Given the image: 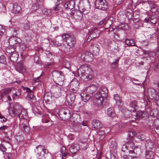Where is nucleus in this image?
I'll list each match as a JSON object with an SVG mask.
<instances>
[{"mask_svg": "<svg viewBox=\"0 0 159 159\" xmlns=\"http://www.w3.org/2000/svg\"><path fill=\"white\" fill-rule=\"evenodd\" d=\"M117 17L118 19L121 20L123 18H125V15L121 12H120L117 15Z\"/></svg>", "mask_w": 159, "mask_h": 159, "instance_id": "nucleus-59", "label": "nucleus"}, {"mask_svg": "<svg viewBox=\"0 0 159 159\" xmlns=\"http://www.w3.org/2000/svg\"><path fill=\"white\" fill-rule=\"evenodd\" d=\"M79 84V82L76 79H73L69 84L71 92L76 93L78 90Z\"/></svg>", "mask_w": 159, "mask_h": 159, "instance_id": "nucleus-6", "label": "nucleus"}, {"mask_svg": "<svg viewBox=\"0 0 159 159\" xmlns=\"http://www.w3.org/2000/svg\"><path fill=\"white\" fill-rule=\"evenodd\" d=\"M54 64L53 62H48L44 66V67L45 68H48L50 67V66Z\"/></svg>", "mask_w": 159, "mask_h": 159, "instance_id": "nucleus-63", "label": "nucleus"}, {"mask_svg": "<svg viewBox=\"0 0 159 159\" xmlns=\"http://www.w3.org/2000/svg\"><path fill=\"white\" fill-rule=\"evenodd\" d=\"M136 134V133L135 132H134L133 131H129L128 134L129 139H131L132 138H134Z\"/></svg>", "mask_w": 159, "mask_h": 159, "instance_id": "nucleus-47", "label": "nucleus"}, {"mask_svg": "<svg viewBox=\"0 0 159 159\" xmlns=\"http://www.w3.org/2000/svg\"><path fill=\"white\" fill-rule=\"evenodd\" d=\"M34 62L36 64L39 63L40 61V59H39V57L36 55L34 56Z\"/></svg>", "mask_w": 159, "mask_h": 159, "instance_id": "nucleus-60", "label": "nucleus"}, {"mask_svg": "<svg viewBox=\"0 0 159 159\" xmlns=\"http://www.w3.org/2000/svg\"><path fill=\"white\" fill-rule=\"evenodd\" d=\"M114 98L116 101L117 104L119 106H121L123 105L122 101L119 97L118 95L116 94L114 96Z\"/></svg>", "mask_w": 159, "mask_h": 159, "instance_id": "nucleus-36", "label": "nucleus"}, {"mask_svg": "<svg viewBox=\"0 0 159 159\" xmlns=\"http://www.w3.org/2000/svg\"><path fill=\"white\" fill-rule=\"evenodd\" d=\"M123 157L124 159H137V158L135 157H132L129 155H124Z\"/></svg>", "mask_w": 159, "mask_h": 159, "instance_id": "nucleus-57", "label": "nucleus"}, {"mask_svg": "<svg viewBox=\"0 0 159 159\" xmlns=\"http://www.w3.org/2000/svg\"><path fill=\"white\" fill-rule=\"evenodd\" d=\"M146 150H151L153 147V143L152 140H147L145 143Z\"/></svg>", "mask_w": 159, "mask_h": 159, "instance_id": "nucleus-23", "label": "nucleus"}, {"mask_svg": "<svg viewBox=\"0 0 159 159\" xmlns=\"http://www.w3.org/2000/svg\"><path fill=\"white\" fill-rule=\"evenodd\" d=\"M119 59V58H117L115 60L114 62L112 63L111 66L112 68H116L118 65Z\"/></svg>", "mask_w": 159, "mask_h": 159, "instance_id": "nucleus-52", "label": "nucleus"}, {"mask_svg": "<svg viewBox=\"0 0 159 159\" xmlns=\"http://www.w3.org/2000/svg\"><path fill=\"white\" fill-rule=\"evenodd\" d=\"M82 12L83 14L84 15L87 14L90 11V8L89 7H84L82 9Z\"/></svg>", "mask_w": 159, "mask_h": 159, "instance_id": "nucleus-48", "label": "nucleus"}, {"mask_svg": "<svg viewBox=\"0 0 159 159\" xmlns=\"http://www.w3.org/2000/svg\"><path fill=\"white\" fill-rule=\"evenodd\" d=\"M107 112L108 115L110 117H113L115 116V112L112 107L109 108L107 110Z\"/></svg>", "mask_w": 159, "mask_h": 159, "instance_id": "nucleus-38", "label": "nucleus"}, {"mask_svg": "<svg viewBox=\"0 0 159 159\" xmlns=\"http://www.w3.org/2000/svg\"><path fill=\"white\" fill-rule=\"evenodd\" d=\"M20 94V91L19 90H17L15 93H12V96L13 99L14 100L19 98Z\"/></svg>", "mask_w": 159, "mask_h": 159, "instance_id": "nucleus-40", "label": "nucleus"}, {"mask_svg": "<svg viewBox=\"0 0 159 159\" xmlns=\"http://www.w3.org/2000/svg\"><path fill=\"white\" fill-rule=\"evenodd\" d=\"M28 124L27 120H24L23 122L21 121L20 122V127L22 128V130L26 134L29 133L30 130Z\"/></svg>", "mask_w": 159, "mask_h": 159, "instance_id": "nucleus-13", "label": "nucleus"}, {"mask_svg": "<svg viewBox=\"0 0 159 159\" xmlns=\"http://www.w3.org/2000/svg\"><path fill=\"white\" fill-rule=\"evenodd\" d=\"M16 47L10 45L6 48V51L8 53V55H10L16 52Z\"/></svg>", "mask_w": 159, "mask_h": 159, "instance_id": "nucleus-31", "label": "nucleus"}, {"mask_svg": "<svg viewBox=\"0 0 159 159\" xmlns=\"http://www.w3.org/2000/svg\"><path fill=\"white\" fill-rule=\"evenodd\" d=\"M150 116L153 117H155L159 115V112L157 109H153L151 110L149 109Z\"/></svg>", "mask_w": 159, "mask_h": 159, "instance_id": "nucleus-32", "label": "nucleus"}, {"mask_svg": "<svg viewBox=\"0 0 159 159\" xmlns=\"http://www.w3.org/2000/svg\"><path fill=\"white\" fill-rule=\"evenodd\" d=\"M20 48H21L22 50H24L26 48V45L24 43L20 44Z\"/></svg>", "mask_w": 159, "mask_h": 159, "instance_id": "nucleus-64", "label": "nucleus"}, {"mask_svg": "<svg viewBox=\"0 0 159 159\" xmlns=\"http://www.w3.org/2000/svg\"><path fill=\"white\" fill-rule=\"evenodd\" d=\"M125 43L129 46H137L133 39H126L125 40Z\"/></svg>", "mask_w": 159, "mask_h": 159, "instance_id": "nucleus-37", "label": "nucleus"}, {"mask_svg": "<svg viewBox=\"0 0 159 159\" xmlns=\"http://www.w3.org/2000/svg\"><path fill=\"white\" fill-rule=\"evenodd\" d=\"M44 98L45 100L49 102L51 99V96L50 93H46L44 95Z\"/></svg>", "mask_w": 159, "mask_h": 159, "instance_id": "nucleus-49", "label": "nucleus"}, {"mask_svg": "<svg viewBox=\"0 0 159 159\" xmlns=\"http://www.w3.org/2000/svg\"><path fill=\"white\" fill-rule=\"evenodd\" d=\"M12 11L14 14H20L22 12L21 7L17 3H14L13 5Z\"/></svg>", "mask_w": 159, "mask_h": 159, "instance_id": "nucleus-18", "label": "nucleus"}, {"mask_svg": "<svg viewBox=\"0 0 159 159\" xmlns=\"http://www.w3.org/2000/svg\"><path fill=\"white\" fill-rule=\"evenodd\" d=\"M7 156V158H5V159H12L13 157L11 153L5 152Z\"/></svg>", "mask_w": 159, "mask_h": 159, "instance_id": "nucleus-61", "label": "nucleus"}, {"mask_svg": "<svg viewBox=\"0 0 159 159\" xmlns=\"http://www.w3.org/2000/svg\"><path fill=\"white\" fill-rule=\"evenodd\" d=\"M150 21L152 23L155 24L157 22V18L154 16H152L150 19Z\"/></svg>", "mask_w": 159, "mask_h": 159, "instance_id": "nucleus-51", "label": "nucleus"}, {"mask_svg": "<svg viewBox=\"0 0 159 159\" xmlns=\"http://www.w3.org/2000/svg\"><path fill=\"white\" fill-rule=\"evenodd\" d=\"M148 112H149V111L147 110L146 111L143 112L141 111H139L135 114L134 116H135L134 119L136 120H138L139 118L146 119L148 117Z\"/></svg>", "mask_w": 159, "mask_h": 159, "instance_id": "nucleus-9", "label": "nucleus"}, {"mask_svg": "<svg viewBox=\"0 0 159 159\" xmlns=\"http://www.w3.org/2000/svg\"><path fill=\"white\" fill-rule=\"evenodd\" d=\"M75 93L71 92L66 96V101L69 105H72L74 103L75 98Z\"/></svg>", "mask_w": 159, "mask_h": 159, "instance_id": "nucleus-12", "label": "nucleus"}, {"mask_svg": "<svg viewBox=\"0 0 159 159\" xmlns=\"http://www.w3.org/2000/svg\"><path fill=\"white\" fill-rule=\"evenodd\" d=\"M134 145V143L131 141H128L125 144L123 145L122 148V151L125 152L126 150L129 149V148L133 147Z\"/></svg>", "mask_w": 159, "mask_h": 159, "instance_id": "nucleus-20", "label": "nucleus"}, {"mask_svg": "<svg viewBox=\"0 0 159 159\" xmlns=\"http://www.w3.org/2000/svg\"><path fill=\"white\" fill-rule=\"evenodd\" d=\"M25 38L27 42H30L32 38L30 35L27 34L25 36Z\"/></svg>", "mask_w": 159, "mask_h": 159, "instance_id": "nucleus-55", "label": "nucleus"}, {"mask_svg": "<svg viewBox=\"0 0 159 159\" xmlns=\"http://www.w3.org/2000/svg\"><path fill=\"white\" fill-rule=\"evenodd\" d=\"M73 128L75 131L78 132L81 129V128L80 126L77 125H74L73 127Z\"/></svg>", "mask_w": 159, "mask_h": 159, "instance_id": "nucleus-53", "label": "nucleus"}, {"mask_svg": "<svg viewBox=\"0 0 159 159\" xmlns=\"http://www.w3.org/2000/svg\"><path fill=\"white\" fill-rule=\"evenodd\" d=\"M130 107L131 108L130 110L133 112L136 111V108L137 107V102L134 101L132 102L130 104Z\"/></svg>", "mask_w": 159, "mask_h": 159, "instance_id": "nucleus-41", "label": "nucleus"}, {"mask_svg": "<svg viewBox=\"0 0 159 159\" xmlns=\"http://www.w3.org/2000/svg\"><path fill=\"white\" fill-rule=\"evenodd\" d=\"M52 75L54 80L57 84L60 86L63 84L65 77L62 72L54 70L52 72Z\"/></svg>", "mask_w": 159, "mask_h": 159, "instance_id": "nucleus-4", "label": "nucleus"}, {"mask_svg": "<svg viewBox=\"0 0 159 159\" xmlns=\"http://www.w3.org/2000/svg\"><path fill=\"white\" fill-rule=\"evenodd\" d=\"M74 17L75 19L76 20H81L83 17L82 12L80 10H76Z\"/></svg>", "mask_w": 159, "mask_h": 159, "instance_id": "nucleus-25", "label": "nucleus"}, {"mask_svg": "<svg viewBox=\"0 0 159 159\" xmlns=\"http://www.w3.org/2000/svg\"><path fill=\"white\" fill-rule=\"evenodd\" d=\"M54 96L56 98H58L61 95V89L60 87H56L55 88L53 93Z\"/></svg>", "mask_w": 159, "mask_h": 159, "instance_id": "nucleus-28", "label": "nucleus"}, {"mask_svg": "<svg viewBox=\"0 0 159 159\" xmlns=\"http://www.w3.org/2000/svg\"><path fill=\"white\" fill-rule=\"evenodd\" d=\"M62 39L64 42L62 47L65 52H70L71 48L75 43V39L74 36L67 34H64L62 35Z\"/></svg>", "mask_w": 159, "mask_h": 159, "instance_id": "nucleus-1", "label": "nucleus"}, {"mask_svg": "<svg viewBox=\"0 0 159 159\" xmlns=\"http://www.w3.org/2000/svg\"><path fill=\"white\" fill-rule=\"evenodd\" d=\"M6 59V57L4 55H1L0 56V63L6 64L7 63Z\"/></svg>", "mask_w": 159, "mask_h": 159, "instance_id": "nucleus-46", "label": "nucleus"}, {"mask_svg": "<svg viewBox=\"0 0 159 159\" xmlns=\"http://www.w3.org/2000/svg\"><path fill=\"white\" fill-rule=\"evenodd\" d=\"M53 2L55 3L56 6L53 7V9L57 13L58 12H61L62 11V7L59 6V5L62 3V0H53Z\"/></svg>", "mask_w": 159, "mask_h": 159, "instance_id": "nucleus-16", "label": "nucleus"}, {"mask_svg": "<svg viewBox=\"0 0 159 159\" xmlns=\"http://www.w3.org/2000/svg\"><path fill=\"white\" fill-rule=\"evenodd\" d=\"M24 68V67L22 62L20 61L17 63L16 66V69L18 71L22 70Z\"/></svg>", "mask_w": 159, "mask_h": 159, "instance_id": "nucleus-42", "label": "nucleus"}, {"mask_svg": "<svg viewBox=\"0 0 159 159\" xmlns=\"http://www.w3.org/2000/svg\"><path fill=\"white\" fill-rule=\"evenodd\" d=\"M92 96V95L90 93H87L86 94H83V95H81L83 100L85 102L88 101Z\"/></svg>", "mask_w": 159, "mask_h": 159, "instance_id": "nucleus-35", "label": "nucleus"}, {"mask_svg": "<svg viewBox=\"0 0 159 159\" xmlns=\"http://www.w3.org/2000/svg\"><path fill=\"white\" fill-rule=\"evenodd\" d=\"M99 91L100 92V93H101L102 97L103 98V99L107 97V96L108 91L106 87H104L102 88Z\"/></svg>", "mask_w": 159, "mask_h": 159, "instance_id": "nucleus-30", "label": "nucleus"}, {"mask_svg": "<svg viewBox=\"0 0 159 159\" xmlns=\"http://www.w3.org/2000/svg\"><path fill=\"white\" fill-rule=\"evenodd\" d=\"M11 90L10 88H5L3 90V93L5 94H8L11 92Z\"/></svg>", "mask_w": 159, "mask_h": 159, "instance_id": "nucleus-56", "label": "nucleus"}, {"mask_svg": "<svg viewBox=\"0 0 159 159\" xmlns=\"http://www.w3.org/2000/svg\"><path fill=\"white\" fill-rule=\"evenodd\" d=\"M131 111V110H127V111H125L124 112V115L125 117L126 118H130L131 117H132L133 118H135V117H133L131 115V111Z\"/></svg>", "mask_w": 159, "mask_h": 159, "instance_id": "nucleus-43", "label": "nucleus"}, {"mask_svg": "<svg viewBox=\"0 0 159 159\" xmlns=\"http://www.w3.org/2000/svg\"><path fill=\"white\" fill-rule=\"evenodd\" d=\"M129 28L128 25L125 23H122L119 26V28H120L122 30H128Z\"/></svg>", "mask_w": 159, "mask_h": 159, "instance_id": "nucleus-44", "label": "nucleus"}, {"mask_svg": "<svg viewBox=\"0 0 159 159\" xmlns=\"http://www.w3.org/2000/svg\"><path fill=\"white\" fill-rule=\"evenodd\" d=\"M95 6L96 8L103 10L107 8V5L105 0H96L95 2Z\"/></svg>", "mask_w": 159, "mask_h": 159, "instance_id": "nucleus-7", "label": "nucleus"}, {"mask_svg": "<svg viewBox=\"0 0 159 159\" xmlns=\"http://www.w3.org/2000/svg\"><path fill=\"white\" fill-rule=\"evenodd\" d=\"M11 61L13 62L16 61L18 57V54L16 51L10 55Z\"/></svg>", "mask_w": 159, "mask_h": 159, "instance_id": "nucleus-33", "label": "nucleus"}, {"mask_svg": "<svg viewBox=\"0 0 159 159\" xmlns=\"http://www.w3.org/2000/svg\"><path fill=\"white\" fill-rule=\"evenodd\" d=\"M8 42L10 45L16 47L15 45H19L21 42V40L17 37H12L9 39Z\"/></svg>", "mask_w": 159, "mask_h": 159, "instance_id": "nucleus-11", "label": "nucleus"}, {"mask_svg": "<svg viewBox=\"0 0 159 159\" xmlns=\"http://www.w3.org/2000/svg\"><path fill=\"white\" fill-rule=\"evenodd\" d=\"M78 76L87 80H91L93 77V71L87 66H82L78 70Z\"/></svg>", "mask_w": 159, "mask_h": 159, "instance_id": "nucleus-2", "label": "nucleus"}, {"mask_svg": "<svg viewBox=\"0 0 159 159\" xmlns=\"http://www.w3.org/2000/svg\"><path fill=\"white\" fill-rule=\"evenodd\" d=\"M88 35H89L90 37L93 39L97 37L96 33L93 31H90L88 33Z\"/></svg>", "mask_w": 159, "mask_h": 159, "instance_id": "nucleus-50", "label": "nucleus"}, {"mask_svg": "<svg viewBox=\"0 0 159 159\" xmlns=\"http://www.w3.org/2000/svg\"><path fill=\"white\" fill-rule=\"evenodd\" d=\"M30 28V25L29 23H26L24 24L23 28L25 30H29Z\"/></svg>", "mask_w": 159, "mask_h": 159, "instance_id": "nucleus-54", "label": "nucleus"}, {"mask_svg": "<svg viewBox=\"0 0 159 159\" xmlns=\"http://www.w3.org/2000/svg\"><path fill=\"white\" fill-rule=\"evenodd\" d=\"M154 153L151 150H147L145 153V157L147 159H153Z\"/></svg>", "mask_w": 159, "mask_h": 159, "instance_id": "nucleus-34", "label": "nucleus"}, {"mask_svg": "<svg viewBox=\"0 0 159 159\" xmlns=\"http://www.w3.org/2000/svg\"><path fill=\"white\" fill-rule=\"evenodd\" d=\"M80 148L79 145L73 143L69 148V151L72 153H75Z\"/></svg>", "mask_w": 159, "mask_h": 159, "instance_id": "nucleus-21", "label": "nucleus"}, {"mask_svg": "<svg viewBox=\"0 0 159 159\" xmlns=\"http://www.w3.org/2000/svg\"><path fill=\"white\" fill-rule=\"evenodd\" d=\"M70 111L67 109H61L59 112V116L60 118L62 116V120L67 119L70 118Z\"/></svg>", "mask_w": 159, "mask_h": 159, "instance_id": "nucleus-10", "label": "nucleus"}, {"mask_svg": "<svg viewBox=\"0 0 159 159\" xmlns=\"http://www.w3.org/2000/svg\"><path fill=\"white\" fill-rule=\"evenodd\" d=\"M148 96L149 98L151 99H154L157 100L158 99L157 95L156 94V91L153 88H150L148 90Z\"/></svg>", "mask_w": 159, "mask_h": 159, "instance_id": "nucleus-14", "label": "nucleus"}, {"mask_svg": "<svg viewBox=\"0 0 159 159\" xmlns=\"http://www.w3.org/2000/svg\"><path fill=\"white\" fill-rule=\"evenodd\" d=\"M143 53L144 54H148L150 57H153L155 56L154 52L150 51H146L143 50Z\"/></svg>", "mask_w": 159, "mask_h": 159, "instance_id": "nucleus-45", "label": "nucleus"}, {"mask_svg": "<svg viewBox=\"0 0 159 159\" xmlns=\"http://www.w3.org/2000/svg\"><path fill=\"white\" fill-rule=\"evenodd\" d=\"M10 113L12 116H18L21 119H27L28 117L27 110L21 106H16L11 110Z\"/></svg>", "mask_w": 159, "mask_h": 159, "instance_id": "nucleus-3", "label": "nucleus"}, {"mask_svg": "<svg viewBox=\"0 0 159 159\" xmlns=\"http://www.w3.org/2000/svg\"><path fill=\"white\" fill-rule=\"evenodd\" d=\"M80 58L83 61L90 62L93 60V55L91 52L87 51L81 54Z\"/></svg>", "mask_w": 159, "mask_h": 159, "instance_id": "nucleus-5", "label": "nucleus"}, {"mask_svg": "<svg viewBox=\"0 0 159 159\" xmlns=\"http://www.w3.org/2000/svg\"><path fill=\"white\" fill-rule=\"evenodd\" d=\"M43 6V3L37 2L33 4L31 7V9L34 11H36L41 8Z\"/></svg>", "mask_w": 159, "mask_h": 159, "instance_id": "nucleus-29", "label": "nucleus"}, {"mask_svg": "<svg viewBox=\"0 0 159 159\" xmlns=\"http://www.w3.org/2000/svg\"><path fill=\"white\" fill-rule=\"evenodd\" d=\"M92 126L93 128L98 129L102 128V124L98 120H94L92 121Z\"/></svg>", "mask_w": 159, "mask_h": 159, "instance_id": "nucleus-17", "label": "nucleus"}, {"mask_svg": "<svg viewBox=\"0 0 159 159\" xmlns=\"http://www.w3.org/2000/svg\"><path fill=\"white\" fill-rule=\"evenodd\" d=\"M62 37L57 38L56 39L52 41L53 45L59 47L61 46L62 44Z\"/></svg>", "mask_w": 159, "mask_h": 159, "instance_id": "nucleus-26", "label": "nucleus"}, {"mask_svg": "<svg viewBox=\"0 0 159 159\" xmlns=\"http://www.w3.org/2000/svg\"><path fill=\"white\" fill-rule=\"evenodd\" d=\"M95 98L98 100V103L99 107L101 108L102 107V102L103 101L104 99L102 97L101 93L99 91L97 92L94 95Z\"/></svg>", "mask_w": 159, "mask_h": 159, "instance_id": "nucleus-15", "label": "nucleus"}, {"mask_svg": "<svg viewBox=\"0 0 159 159\" xmlns=\"http://www.w3.org/2000/svg\"><path fill=\"white\" fill-rule=\"evenodd\" d=\"M6 148L2 144H0V150L3 152V154L4 155V152L6 151Z\"/></svg>", "mask_w": 159, "mask_h": 159, "instance_id": "nucleus-58", "label": "nucleus"}, {"mask_svg": "<svg viewBox=\"0 0 159 159\" xmlns=\"http://www.w3.org/2000/svg\"><path fill=\"white\" fill-rule=\"evenodd\" d=\"M75 5L74 1H71L66 3L64 5V7L66 9H72L74 8Z\"/></svg>", "mask_w": 159, "mask_h": 159, "instance_id": "nucleus-24", "label": "nucleus"}, {"mask_svg": "<svg viewBox=\"0 0 159 159\" xmlns=\"http://www.w3.org/2000/svg\"><path fill=\"white\" fill-rule=\"evenodd\" d=\"M26 97L27 99L30 101L32 104H34L36 103V98L34 96L32 92L28 93Z\"/></svg>", "mask_w": 159, "mask_h": 159, "instance_id": "nucleus-19", "label": "nucleus"}, {"mask_svg": "<svg viewBox=\"0 0 159 159\" xmlns=\"http://www.w3.org/2000/svg\"><path fill=\"white\" fill-rule=\"evenodd\" d=\"M97 89L96 86L93 84L87 87L86 91L88 93H90L93 95V93L97 90Z\"/></svg>", "mask_w": 159, "mask_h": 159, "instance_id": "nucleus-22", "label": "nucleus"}, {"mask_svg": "<svg viewBox=\"0 0 159 159\" xmlns=\"http://www.w3.org/2000/svg\"><path fill=\"white\" fill-rule=\"evenodd\" d=\"M35 152L38 155V158L40 159V156L44 154L45 153H48V150L44 148V147L42 145H39L36 147V149L35 150Z\"/></svg>", "mask_w": 159, "mask_h": 159, "instance_id": "nucleus-8", "label": "nucleus"}, {"mask_svg": "<svg viewBox=\"0 0 159 159\" xmlns=\"http://www.w3.org/2000/svg\"><path fill=\"white\" fill-rule=\"evenodd\" d=\"M60 152L61 154V157L62 159H65V157L66 156V148L62 146L61 148Z\"/></svg>", "mask_w": 159, "mask_h": 159, "instance_id": "nucleus-39", "label": "nucleus"}, {"mask_svg": "<svg viewBox=\"0 0 159 159\" xmlns=\"http://www.w3.org/2000/svg\"><path fill=\"white\" fill-rule=\"evenodd\" d=\"M117 147V144L115 141H112L111 144V147L112 148L114 149H116Z\"/></svg>", "mask_w": 159, "mask_h": 159, "instance_id": "nucleus-62", "label": "nucleus"}, {"mask_svg": "<svg viewBox=\"0 0 159 159\" xmlns=\"http://www.w3.org/2000/svg\"><path fill=\"white\" fill-rule=\"evenodd\" d=\"M99 46L96 44H91V48L93 50V53L96 55L98 54L99 52Z\"/></svg>", "mask_w": 159, "mask_h": 159, "instance_id": "nucleus-27", "label": "nucleus"}]
</instances>
